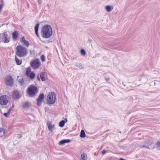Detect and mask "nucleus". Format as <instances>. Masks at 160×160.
<instances>
[{
	"label": "nucleus",
	"mask_w": 160,
	"mask_h": 160,
	"mask_svg": "<svg viewBox=\"0 0 160 160\" xmlns=\"http://www.w3.org/2000/svg\"><path fill=\"white\" fill-rule=\"evenodd\" d=\"M22 80H23L22 79V80H21V81H20V80H19V82H22Z\"/></svg>",
	"instance_id": "e433bc0d"
},
{
	"label": "nucleus",
	"mask_w": 160,
	"mask_h": 160,
	"mask_svg": "<svg viewBox=\"0 0 160 160\" xmlns=\"http://www.w3.org/2000/svg\"><path fill=\"white\" fill-rule=\"evenodd\" d=\"M3 115L6 117H7L9 116V113L7 112L4 113Z\"/></svg>",
	"instance_id": "cd10ccee"
},
{
	"label": "nucleus",
	"mask_w": 160,
	"mask_h": 160,
	"mask_svg": "<svg viewBox=\"0 0 160 160\" xmlns=\"http://www.w3.org/2000/svg\"><path fill=\"white\" fill-rule=\"evenodd\" d=\"M105 79L107 82H108L110 80V78L108 77H105Z\"/></svg>",
	"instance_id": "c85d7f7f"
},
{
	"label": "nucleus",
	"mask_w": 160,
	"mask_h": 160,
	"mask_svg": "<svg viewBox=\"0 0 160 160\" xmlns=\"http://www.w3.org/2000/svg\"><path fill=\"white\" fill-rule=\"evenodd\" d=\"M30 103L28 102H25L23 104V107L24 108H27L30 106Z\"/></svg>",
	"instance_id": "aec40b11"
},
{
	"label": "nucleus",
	"mask_w": 160,
	"mask_h": 160,
	"mask_svg": "<svg viewBox=\"0 0 160 160\" xmlns=\"http://www.w3.org/2000/svg\"><path fill=\"white\" fill-rule=\"evenodd\" d=\"M56 95L54 92L49 93L47 96V100L49 104H52L54 103L56 101Z\"/></svg>",
	"instance_id": "7ed1b4c3"
},
{
	"label": "nucleus",
	"mask_w": 160,
	"mask_h": 160,
	"mask_svg": "<svg viewBox=\"0 0 160 160\" xmlns=\"http://www.w3.org/2000/svg\"><path fill=\"white\" fill-rule=\"evenodd\" d=\"M25 74L29 78L31 79H33L35 76V73L32 72L31 68H29L26 69Z\"/></svg>",
	"instance_id": "423d86ee"
},
{
	"label": "nucleus",
	"mask_w": 160,
	"mask_h": 160,
	"mask_svg": "<svg viewBox=\"0 0 160 160\" xmlns=\"http://www.w3.org/2000/svg\"><path fill=\"white\" fill-rule=\"evenodd\" d=\"M15 61L16 62V63L18 65H20L22 63V61L18 59L16 57H15Z\"/></svg>",
	"instance_id": "4be33fe9"
},
{
	"label": "nucleus",
	"mask_w": 160,
	"mask_h": 160,
	"mask_svg": "<svg viewBox=\"0 0 160 160\" xmlns=\"http://www.w3.org/2000/svg\"><path fill=\"white\" fill-rule=\"evenodd\" d=\"M11 109H9L8 110V113H9V114H10V112H11Z\"/></svg>",
	"instance_id": "473e14b6"
},
{
	"label": "nucleus",
	"mask_w": 160,
	"mask_h": 160,
	"mask_svg": "<svg viewBox=\"0 0 160 160\" xmlns=\"http://www.w3.org/2000/svg\"><path fill=\"white\" fill-rule=\"evenodd\" d=\"M38 3L40 4L41 3V1L40 0H39L38 1Z\"/></svg>",
	"instance_id": "f704fd0d"
},
{
	"label": "nucleus",
	"mask_w": 160,
	"mask_h": 160,
	"mask_svg": "<svg viewBox=\"0 0 160 160\" xmlns=\"http://www.w3.org/2000/svg\"><path fill=\"white\" fill-rule=\"evenodd\" d=\"M81 54L82 56H85L86 55V53L85 51L83 49H82L81 50Z\"/></svg>",
	"instance_id": "393cba45"
},
{
	"label": "nucleus",
	"mask_w": 160,
	"mask_h": 160,
	"mask_svg": "<svg viewBox=\"0 0 160 160\" xmlns=\"http://www.w3.org/2000/svg\"><path fill=\"white\" fill-rule=\"evenodd\" d=\"M17 55L20 57H22L26 54L27 49L21 45L18 46L16 48Z\"/></svg>",
	"instance_id": "f03ea898"
},
{
	"label": "nucleus",
	"mask_w": 160,
	"mask_h": 160,
	"mask_svg": "<svg viewBox=\"0 0 160 160\" xmlns=\"http://www.w3.org/2000/svg\"><path fill=\"white\" fill-rule=\"evenodd\" d=\"M44 97V96L43 93L39 95L37 100V104L38 106H39L41 105Z\"/></svg>",
	"instance_id": "9d476101"
},
{
	"label": "nucleus",
	"mask_w": 160,
	"mask_h": 160,
	"mask_svg": "<svg viewBox=\"0 0 160 160\" xmlns=\"http://www.w3.org/2000/svg\"><path fill=\"white\" fill-rule=\"evenodd\" d=\"M0 160H1L0 159Z\"/></svg>",
	"instance_id": "ea45409f"
},
{
	"label": "nucleus",
	"mask_w": 160,
	"mask_h": 160,
	"mask_svg": "<svg viewBox=\"0 0 160 160\" xmlns=\"http://www.w3.org/2000/svg\"><path fill=\"white\" fill-rule=\"evenodd\" d=\"M80 136L81 138H84L85 137L86 134L83 130L81 131Z\"/></svg>",
	"instance_id": "412c9836"
},
{
	"label": "nucleus",
	"mask_w": 160,
	"mask_h": 160,
	"mask_svg": "<svg viewBox=\"0 0 160 160\" xmlns=\"http://www.w3.org/2000/svg\"><path fill=\"white\" fill-rule=\"evenodd\" d=\"M40 78L42 81H44L47 79V75L45 72H41L40 74Z\"/></svg>",
	"instance_id": "9b49d317"
},
{
	"label": "nucleus",
	"mask_w": 160,
	"mask_h": 160,
	"mask_svg": "<svg viewBox=\"0 0 160 160\" xmlns=\"http://www.w3.org/2000/svg\"><path fill=\"white\" fill-rule=\"evenodd\" d=\"M5 83L8 86H12L13 85V81L12 77L9 76L6 77L5 79Z\"/></svg>",
	"instance_id": "1a4fd4ad"
},
{
	"label": "nucleus",
	"mask_w": 160,
	"mask_h": 160,
	"mask_svg": "<svg viewBox=\"0 0 160 160\" xmlns=\"http://www.w3.org/2000/svg\"><path fill=\"white\" fill-rule=\"evenodd\" d=\"M9 98L4 95L0 97V104L1 105H6L8 101Z\"/></svg>",
	"instance_id": "6e6552de"
},
{
	"label": "nucleus",
	"mask_w": 160,
	"mask_h": 160,
	"mask_svg": "<svg viewBox=\"0 0 160 160\" xmlns=\"http://www.w3.org/2000/svg\"><path fill=\"white\" fill-rule=\"evenodd\" d=\"M65 122L64 120L61 121L59 123V126L61 127H63L64 126Z\"/></svg>",
	"instance_id": "5701e85b"
},
{
	"label": "nucleus",
	"mask_w": 160,
	"mask_h": 160,
	"mask_svg": "<svg viewBox=\"0 0 160 160\" xmlns=\"http://www.w3.org/2000/svg\"><path fill=\"white\" fill-rule=\"evenodd\" d=\"M106 151L105 150H104L102 151V154L104 155L106 153Z\"/></svg>",
	"instance_id": "7c9ffc66"
},
{
	"label": "nucleus",
	"mask_w": 160,
	"mask_h": 160,
	"mask_svg": "<svg viewBox=\"0 0 160 160\" xmlns=\"http://www.w3.org/2000/svg\"><path fill=\"white\" fill-rule=\"evenodd\" d=\"M41 59L42 61V62H44L45 61V58L44 56L43 55H42L41 56Z\"/></svg>",
	"instance_id": "bb28decb"
},
{
	"label": "nucleus",
	"mask_w": 160,
	"mask_h": 160,
	"mask_svg": "<svg viewBox=\"0 0 160 160\" xmlns=\"http://www.w3.org/2000/svg\"><path fill=\"white\" fill-rule=\"evenodd\" d=\"M3 7V4L1 3L0 4V12H1L2 9V8Z\"/></svg>",
	"instance_id": "c756f323"
},
{
	"label": "nucleus",
	"mask_w": 160,
	"mask_h": 160,
	"mask_svg": "<svg viewBox=\"0 0 160 160\" xmlns=\"http://www.w3.org/2000/svg\"><path fill=\"white\" fill-rule=\"evenodd\" d=\"M120 160H124V159H123L122 158H120Z\"/></svg>",
	"instance_id": "c9c22d12"
},
{
	"label": "nucleus",
	"mask_w": 160,
	"mask_h": 160,
	"mask_svg": "<svg viewBox=\"0 0 160 160\" xmlns=\"http://www.w3.org/2000/svg\"><path fill=\"white\" fill-rule=\"evenodd\" d=\"M37 79H38V80H39V81L40 80V78H39V76H38V77H37Z\"/></svg>",
	"instance_id": "72a5a7b5"
},
{
	"label": "nucleus",
	"mask_w": 160,
	"mask_h": 160,
	"mask_svg": "<svg viewBox=\"0 0 160 160\" xmlns=\"http://www.w3.org/2000/svg\"><path fill=\"white\" fill-rule=\"evenodd\" d=\"M18 33L17 31L14 32L12 34V38L14 39H16L18 37Z\"/></svg>",
	"instance_id": "6ab92c4d"
},
{
	"label": "nucleus",
	"mask_w": 160,
	"mask_h": 160,
	"mask_svg": "<svg viewBox=\"0 0 160 160\" xmlns=\"http://www.w3.org/2000/svg\"><path fill=\"white\" fill-rule=\"evenodd\" d=\"M1 38L2 41L5 43L8 42L10 40V37L8 36L6 32H4L1 34Z\"/></svg>",
	"instance_id": "0eeeda50"
},
{
	"label": "nucleus",
	"mask_w": 160,
	"mask_h": 160,
	"mask_svg": "<svg viewBox=\"0 0 160 160\" xmlns=\"http://www.w3.org/2000/svg\"><path fill=\"white\" fill-rule=\"evenodd\" d=\"M105 10L108 12H109L112 11L113 9V7L112 6H106L105 7Z\"/></svg>",
	"instance_id": "dca6fc26"
},
{
	"label": "nucleus",
	"mask_w": 160,
	"mask_h": 160,
	"mask_svg": "<svg viewBox=\"0 0 160 160\" xmlns=\"http://www.w3.org/2000/svg\"><path fill=\"white\" fill-rule=\"evenodd\" d=\"M87 155L84 153H83L81 154L80 160H87Z\"/></svg>",
	"instance_id": "4468645a"
},
{
	"label": "nucleus",
	"mask_w": 160,
	"mask_h": 160,
	"mask_svg": "<svg viewBox=\"0 0 160 160\" xmlns=\"http://www.w3.org/2000/svg\"><path fill=\"white\" fill-rule=\"evenodd\" d=\"M0 132L3 133V135H4L5 133V130L3 128H0Z\"/></svg>",
	"instance_id": "a878e982"
},
{
	"label": "nucleus",
	"mask_w": 160,
	"mask_h": 160,
	"mask_svg": "<svg viewBox=\"0 0 160 160\" xmlns=\"http://www.w3.org/2000/svg\"><path fill=\"white\" fill-rule=\"evenodd\" d=\"M30 65L34 69L38 68L41 66V63L39 59H36L30 62Z\"/></svg>",
	"instance_id": "20e7f679"
},
{
	"label": "nucleus",
	"mask_w": 160,
	"mask_h": 160,
	"mask_svg": "<svg viewBox=\"0 0 160 160\" xmlns=\"http://www.w3.org/2000/svg\"><path fill=\"white\" fill-rule=\"evenodd\" d=\"M141 147H145L146 148H149V147H148L146 146H141Z\"/></svg>",
	"instance_id": "2f4dec72"
},
{
	"label": "nucleus",
	"mask_w": 160,
	"mask_h": 160,
	"mask_svg": "<svg viewBox=\"0 0 160 160\" xmlns=\"http://www.w3.org/2000/svg\"><path fill=\"white\" fill-rule=\"evenodd\" d=\"M42 36L45 38L50 37L52 34V30L51 26L48 25H44L42 29Z\"/></svg>",
	"instance_id": "f257e3e1"
},
{
	"label": "nucleus",
	"mask_w": 160,
	"mask_h": 160,
	"mask_svg": "<svg viewBox=\"0 0 160 160\" xmlns=\"http://www.w3.org/2000/svg\"><path fill=\"white\" fill-rule=\"evenodd\" d=\"M12 96L13 99H16L19 98L20 95L18 92L16 91H14L12 94Z\"/></svg>",
	"instance_id": "f8f14e48"
},
{
	"label": "nucleus",
	"mask_w": 160,
	"mask_h": 160,
	"mask_svg": "<svg viewBox=\"0 0 160 160\" xmlns=\"http://www.w3.org/2000/svg\"><path fill=\"white\" fill-rule=\"evenodd\" d=\"M65 120H66V122H67V119H65Z\"/></svg>",
	"instance_id": "4c0bfd02"
},
{
	"label": "nucleus",
	"mask_w": 160,
	"mask_h": 160,
	"mask_svg": "<svg viewBox=\"0 0 160 160\" xmlns=\"http://www.w3.org/2000/svg\"><path fill=\"white\" fill-rule=\"evenodd\" d=\"M75 65L77 68H83L82 65L80 63H76L75 64Z\"/></svg>",
	"instance_id": "b1692460"
},
{
	"label": "nucleus",
	"mask_w": 160,
	"mask_h": 160,
	"mask_svg": "<svg viewBox=\"0 0 160 160\" xmlns=\"http://www.w3.org/2000/svg\"><path fill=\"white\" fill-rule=\"evenodd\" d=\"M48 128L50 131L52 132L54 130V125L50 124L48 125Z\"/></svg>",
	"instance_id": "a211bd4d"
},
{
	"label": "nucleus",
	"mask_w": 160,
	"mask_h": 160,
	"mask_svg": "<svg viewBox=\"0 0 160 160\" xmlns=\"http://www.w3.org/2000/svg\"><path fill=\"white\" fill-rule=\"evenodd\" d=\"M39 26V24L38 23H37L36 25L34 28L36 34L38 37L39 36V34L38 33V30Z\"/></svg>",
	"instance_id": "f3484780"
},
{
	"label": "nucleus",
	"mask_w": 160,
	"mask_h": 160,
	"mask_svg": "<svg viewBox=\"0 0 160 160\" xmlns=\"http://www.w3.org/2000/svg\"><path fill=\"white\" fill-rule=\"evenodd\" d=\"M70 141L71 140L70 139H64L60 141L59 142V145H62L65 143H69Z\"/></svg>",
	"instance_id": "2eb2a0df"
},
{
	"label": "nucleus",
	"mask_w": 160,
	"mask_h": 160,
	"mask_svg": "<svg viewBox=\"0 0 160 160\" xmlns=\"http://www.w3.org/2000/svg\"><path fill=\"white\" fill-rule=\"evenodd\" d=\"M14 107V105H12V107Z\"/></svg>",
	"instance_id": "58836bf2"
},
{
	"label": "nucleus",
	"mask_w": 160,
	"mask_h": 160,
	"mask_svg": "<svg viewBox=\"0 0 160 160\" xmlns=\"http://www.w3.org/2000/svg\"><path fill=\"white\" fill-rule=\"evenodd\" d=\"M38 91L37 88L35 86H31L28 89V93L31 96H34L37 93Z\"/></svg>",
	"instance_id": "39448f33"
},
{
	"label": "nucleus",
	"mask_w": 160,
	"mask_h": 160,
	"mask_svg": "<svg viewBox=\"0 0 160 160\" xmlns=\"http://www.w3.org/2000/svg\"><path fill=\"white\" fill-rule=\"evenodd\" d=\"M20 41L21 42H22L23 43V45H24L26 46L27 47H28V46L29 45V43L28 41L25 40L24 37H23L21 39Z\"/></svg>",
	"instance_id": "ddd939ff"
}]
</instances>
